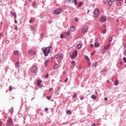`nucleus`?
Instances as JSON below:
<instances>
[{
    "instance_id": "obj_1",
    "label": "nucleus",
    "mask_w": 126,
    "mask_h": 126,
    "mask_svg": "<svg viewBox=\"0 0 126 126\" xmlns=\"http://www.w3.org/2000/svg\"><path fill=\"white\" fill-rule=\"evenodd\" d=\"M52 47L50 46L49 47H43L41 49L44 56L45 57H47V56H49V54H50V53H51V52H52V51H53V48H52Z\"/></svg>"
},
{
    "instance_id": "obj_2",
    "label": "nucleus",
    "mask_w": 126,
    "mask_h": 126,
    "mask_svg": "<svg viewBox=\"0 0 126 126\" xmlns=\"http://www.w3.org/2000/svg\"><path fill=\"white\" fill-rule=\"evenodd\" d=\"M78 54V51L77 50H75L73 51L72 54H71L70 55V57L72 60H74L76 57H77V54Z\"/></svg>"
},
{
    "instance_id": "obj_3",
    "label": "nucleus",
    "mask_w": 126,
    "mask_h": 126,
    "mask_svg": "<svg viewBox=\"0 0 126 126\" xmlns=\"http://www.w3.org/2000/svg\"><path fill=\"white\" fill-rule=\"evenodd\" d=\"M62 11H63V9L61 8H59L58 9L55 10L54 11V13L55 15H59V14H60L62 13Z\"/></svg>"
},
{
    "instance_id": "obj_4",
    "label": "nucleus",
    "mask_w": 126,
    "mask_h": 126,
    "mask_svg": "<svg viewBox=\"0 0 126 126\" xmlns=\"http://www.w3.org/2000/svg\"><path fill=\"white\" fill-rule=\"evenodd\" d=\"M6 126H13V122H12V119L10 118H8Z\"/></svg>"
},
{
    "instance_id": "obj_5",
    "label": "nucleus",
    "mask_w": 126,
    "mask_h": 126,
    "mask_svg": "<svg viewBox=\"0 0 126 126\" xmlns=\"http://www.w3.org/2000/svg\"><path fill=\"white\" fill-rule=\"evenodd\" d=\"M99 15V10L98 9H95L94 11V17L97 18Z\"/></svg>"
},
{
    "instance_id": "obj_6",
    "label": "nucleus",
    "mask_w": 126,
    "mask_h": 126,
    "mask_svg": "<svg viewBox=\"0 0 126 126\" xmlns=\"http://www.w3.org/2000/svg\"><path fill=\"white\" fill-rule=\"evenodd\" d=\"M88 32V27L87 26H84L82 29V33H86Z\"/></svg>"
},
{
    "instance_id": "obj_7",
    "label": "nucleus",
    "mask_w": 126,
    "mask_h": 126,
    "mask_svg": "<svg viewBox=\"0 0 126 126\" xmlns=\"http://www.w3.org/2000/svg\"><path fill=\"white\" fill-rule=\"evenodd\" d=\"M31 71L32 72H33L34 73H36L37 72V67H36L35 66H33L31 68Z\"/></svg>"
},
{
    "instance_id": "obj_8",
    "label": "nucleus",
    "mask_w": 126,
    "mask_h": 126,
    "mask_svg": "<svg viewBox=\"0 0 126 126\" xmlns=\"http://www.w3.org/2000/svg\"><path fill=\"white\" fill-rule=\"evenodd\" d=\"M41 83H42V80H37V85H38V86H39V87H43V85H41Z\"/></svg>"
},
{
    "instance_id": "obj_9",
    "label": "nucleus",
    "mask_w": 126,
    "mask_h": 126,
    "mask_svg": "<svg viewBox=\"0 0 126 126\" xmlns=\"http://www.w3.org/2000/svg\"><path fill=\"white\" fill-rule=\"evenodd\" d=\"M106 21V16H101L100 19V22H105Z\"/></svg>"
},
{
    "instance_id": "obj_10",
    "label": "nucleus",
    "mask_w": 126,
    "mask_h": 126,
    "mask_svg": "<svg viewBox=\"0 0 126 126\" xmlns=\"http://www.w3.org/2000/svg\"><path fill=\"white\" fill-rule=\"evenodd\" d=\"M110 47H111V44H109L107 45L106 46H104V50L105 51H106V50H108V49H109V48H110Z\"/></svg>"
},
{
    "instance_id": "obj_11",
    "label": "nucleus",
    "mask_w": 126,
    "mask_h": 126,
    "mask_svg": "<svg viewBox=\"0 0 126 126\" xmlns=\"http://www.w3.org/2000/svg\"><path fill=\"white\" fill-rule=\"evenodd\" d=\"M82 47V44H81V43H79V44L77 45V48L78 50H80V49H81Z\"/></svg>"
},
{
    "instance_id": "obj_12",
    "label": "nucleus",
    "mask_w": 126,
    "mask_h": 126,
    "mask_svg": "<svg viewBox=\"0 0 126 126\" xmlns=\"http://www.w3.org/2000/svg\"><path fill=\"white\" fill-rule=\"evenodd\" d=\"M14 54H15V55H17V56H19V55H20V53L17 50H15L14 51Z\"/></svg>"
},
{
    "instance_id": "obj_13",
    "label": "nucleus",
    "mask_w": 126,
    "mask_h": 126,
    "mask_svg": "<svg viewBox=\"0 0 126 126\" xmlns=\"http://www.w3.org/2000/svg\"><path fill=\"white\" fill-rule=\"evenodd\" d=\"M75 27H71L70 30L71 32H74V31L75 30Z\"/></svg>"
},
{
    "instance_id": "obj_14",
    "label": "nucleus",
    "mask_w": 126,
    "mask_h": 126,
    "mask_svg": "<svg viewBox=\"0 0 126 126\" xmlns=\"http://www.w3.org/2000/svg\"><path fill=\"white\" fill-rule=\"evenodd\" d=\"M65 35L67 36H70V31H65L64 32Z\"/></svg>"
},
{
    "instance_id": "obj_15",
    "label": "nucleus",
    "mask_w": 126,
    "mask_h": 126,
    "mask_svg": "<svg viewBox=\"0 0 126 126\" xmlns=\"http://www.w3.org/2000/svg\"><path fill=\"white\" fill-rule=\"evenodd\" d=\"M67 1H71V0H66ZM77 0H72V2H74V4H77Z\"/></svg>"
},
{
    "instance_id": "obj_16",
    "label": "nucleus",
    "mask_w": 126,
    "mask_h": 126,
    "mask_svg": "<svg viewBox=\"0 0 126 126\" xmlns=\"http://www.w3.org/2000/svg\"><path fill=\"white\" fill-rule=\"evenodd\" d=\"M28 52L29 54H32V55L35 54V52L33 50H30Z\"/></svg>"
},
{
    "instance_id": "obj_17",
    "label": "nucleus",
    "mask_w": 126,
    "mask_h": 126,
    "mask_svg": "<svg viewBox=\"0 0 126 126\" xmlns=\"http://www.w3.org/2000/svg\"><path fill=\"white\" fill-rule=\"evenodd\" d=\"M100 46V44L98 42H95L94 43V47L95 48H98Z\"/></svg>"
},
{
    "instance_id": "obj_18",
    "label": "nucleus",
    "mask_w": 126,
    "mask_h": 126,
    "mask_svg": "<svg viewBox=\"0 0 126 126\" xmlns=\"http://www.w3.org/2000/svg\"><path fill=\"white\" fill-rule=\"evenodd\" d=\"M113 2H114L112 1L111 0H109L108 1L109 5H110V6H112V5L113 4Z\"/></svg>"
},
{
    "instance_id": "obj_19",
    "label": "nucleus",
    "mask_w": 126,
    "mask_h": 126,
    "mask_svg": "<svg viewBox=\"0 0 126 126\" xmlns=\"http://www.w3.org/2000/svg\"><path fill=\"white\" fill-rule=\"evenodd\" d=\"M58 67H59V65H58V64L56 63L54 66V69H57V68H58Z\"/></svg>"
},
{
    "instance_id": "obj_20",
    "label": "nucleus",
    "mask_w": 126,
    "mask_h": 126,
    "mask_svg": "<svg viewBox=\"0 0 126 126\" xmlns=\"http://www.w3.org/2000/svg\"><path fill=\"white\" fill-rule=\"evenodd\" d=\"M59 58L60 60H63V54H60L59 55Z\"/></svg>"
},
{
    "instance_id": "obj_21",
    "label": "nucleus",
    "mask_w": 126,
    "mask_h": 126,
    "mask_svg": "<svg viewBox=\"0 0 126 126\" xmlns=\"http://www.w3.org/2000/svg\"><path fill=\"white\" fill-rule=\"evenodd\" d=\"M19 62H17L16 64H15V66L16 67V68H19Z\"/></svg>"
},
{
    "instance_id": "obj_22",
    "label": "nucleus",
    "mask_w": 126,
    "mask_h": 126,
    "mask_svg": "<svg viewBox=\"0 0 126 126\" xmlns=\"http://www.w3.org/2000/svg\"><path fill=\"white\" fill-rule=\"evenodd\" d=\"M48 63H49V61L48 60L45 61L44 63L45 66H47L48 65Z\"/></svg>"
},
{
    "instance_id": "obj_23",
    "label": "nucleus",
    "mask_w": 126,
    "mask_h": 126,
    "mask_svg": "<svg viewBox=\"0 0 126 126\" xmlns=\"http://www.w3.org/2000/svg\"><path fill=\"white\" fill-rule=\"evenodd\" d=\"M66 113L67 115H71V111L70 110H67Z\"/></svg>"
},
{
    "instance_id": "obj_24",
    "label": "nucleus",
    "mask_w": 126,
    "mask_h": 126,
    "mask_svg": "<svg viewBox=\"0 0 126 126\" xmlns=\"http://www.w3.org/2000/svg\"><path fill=\"white\" fill-rule=\"evenodd\" d=\"M91 98L92 99H94V100H96V96H95V95L93 94L91 96Z\"/></svg>"
},
{
    "instance_id": "obj_25",
    "label": "nucleus",
    "mask_w": 126,
    "mask_h": 126,
    "mask_svg": "<svg viewBox=\"0 0 126 126\" xmlns=\"http://www.w3.org/2000/svg\"><path fill=\"white\" fill-rule=\"evenodd\" d=\"M112 40H113V37H109V39H108L109 43H111V42H112Z\"/></svg>"
},
{
    "instance_id": "obj_26",
    "label": "nucleus",
    "mask_w": 126,
    "mask_h": 126,
    "mask_svg": "<svg viewBox=\"0 0 126 126\" xmlns=\"http://www.w3.org/2000/svg\"><path fill=\"white\" fill-rule=\"evenodd\" d=\"M82 4H83V3L82 2H80L79 5H78V8H79V7H80V6H82Z\"/></svg>"
},
{
    "instance_id": "obj_27",
    "label": "nucleus",
    "mask_w": 126,
    "mask_h": 126,
    "mask_svg": "<svg viewBox=\"0 0 126 126\" xmlns=\"http://www.w3.org/2000/svg\"><path fill=\"white\" fill-rule=\"evenodd\" d=\"M85 58L87 60V61H88V62H89L90 61V59H89V57H88V56H86Z\"/></svg>"
},
{
    "instance_id": "obj_28",
    "label": "nucleus",
    "mask_w": 126,
    "mask_h": 126,
    "mask_svg": "<svg viewBox=\"0 0 126 126\" xmlns=\"http://www.w3.org/2000/svg\"><path fill=\"white\" fill-rule=\"evenodd\" d=\"M9 112H10V114H12V113H13V108H11L9 110Z\"/></svg>"
},
{
    "instance_id": "obj_29",
    "label": "nucleus",
    "mask_w": 126,
    "mask_h": 126,
    "mask_svg": "<svg viewBox=\"0 0 126 126\" xmlns=\"http://www.w3.org/2000/svg\"><path fill=\"white\" fill-rule=\"evenodd\" d=\"M96 66H97V62H95L94 64H93V67H96Z\"/></svg>"
},
{
    "instance_id": "obj_30",
    "label": "nucleus",
    "mask_w": 126,
    "mask_h": 126,
    "mask_svg": "<svg viewBox=\"0 0 126 126\" xmlns=\"http://www.w3.org/2000/svg\"><path fill=\"white\" fill-rule=\"evenodd\" d=\"M76 96H77V94L74 93V94L73 95V97L76 98Z\"/></svg>"
},
{
    "instance_id": "obj_31",
    "label": "nucleus",
    "mask_w": 126,
    "mask_h": 126,
    "mask_svg": "<svg viewBox=\"0 0 126 126\" xmlns=\"http://www.w3.org/2000/svg\"><path fill=\"white\" fill-rule=\"evenodd\" d=\"M77 68L78 69H79L80 70V69H81V66L80 65V64H79L77 66Z\"/></svg>"
},
{
    "instance_id": "obj_32",
    "label": "nucleus",
    "mask_w": 126,
    "mask_h": 126,
    "mask_svg": "<svg viewBox=\"0 0 126 126\" xmlns=\"http://www.w3.org/2000/svg\"><path fill=\"white\" fill-rule=\"evenodd\" d=\"M114 84L115 85L117 86L118 85V84H119V83L118 82V80H116L115 82H114Z\"/></svg>"
},
{
    "instance_id": "obj_33",
    "label": "nucleus",
    "mask_w": 126,
    "mask_h": 126,
    "mask_svg": "<svg viewBox=\"0 0 126 126\" xmlns=\"http://www.w3.org/2000/svg\"><path fill=\"white\" fill-rule=\"evenodd\" d=\"M71 63L73 65H75V63H76L75 61H72Z\"/></svg>"
},
{
    "instance_id": "obj_34",
    "label": "nucleus",
    "mask_w": 126,
    "mask_h": 126,
    "mask_svg": "<svg viewBox=\"0 0 126 126\" xmlns=\"http://www.w3.org/2000/svg\"><path fill=\"white\" fill-rule=\"evenodd\" d=\"M9 91H12V86H10L9 87Z\"/></svg>"
},
{
    "instance_id": "obj_35",
    "label": "nucleus",
    "mask_w": 126,
    "mask_h": 126,
    "mask_svg": "<svg viewBox=\"0 0 126 126\" xmlns=\"http://www.w3.org/2000/svg\"><path fill=\"white\" fill-rule=\"evenodd\" d=\"M31 29H32V30H33V31H35V30H36V28H35L33 27H31Z\"/></svg>"
},
{
    "instance_id": "obj_36",
    "label": "nucleus",
    "mask_w": 126,
    "mask_h": 126,
    "mask_svg": "<svg viewBox=\"0 0 126 126\" xmlns=\"http://www.w3.org/2000/svg\"><path fill=\"white\" fill-rule=\"evenodd\" d=\"M33 20L32 18H31V20L29 21L30 23H32V22H33Z\"/></svg>"
},
{
    "instance_id": "obj_37",
    "label": "nucleus",
    "mask_w": 126,
    "mask_h": 126,
    "mask_svg": "<svg viewBox=\"0 0 126 126\" xmlns=\"http://www.w3.org/2000/svg\"><path fill=\"white\" fill-rule=\"evenodd\" d=\"M51 98L52 96H47V99H48V100H51Z\"/></svg>"
},
{
    "instance_id": "obj_38",
    "label": "nucleus",
    "mask_w": 126,
    "mask_h": 126,
    "mask_svg": "<svg viewBox=\"0 0 126 126\" xmlns=\"http://www.w3.org/2000/svg\"><path fill=\"white\" fill-rule=\"evenodd\" d=\"M108 0H103V3H106V2H107Z\"/></svg>"
},
{
    "instance_id": "obj_39",
    "label": "nucleus",
    "mask_w": 126,
    "mask_h": 126,
    "mask_svg": "<svg viewBox=\"0 0 126 126\" xmlns=\"http://www.w3.org/2000/svg\"><path fill=\"white\" fill-rule=\"evenodd\" d=\"M117 5H118L119 6H121V5H122V2H119L118 4H117Z\"/></svg>"
},
{
    "instance_id": "obj_40",
    "label": "nucleus",
    "mask_w": 126,
    "mask_h": 126,
    "mask_svg": "<svg viewBox=\"0 0 126 126\" xmlns=\"http://www.w3.org/2000/svg\"><path fill=\"white\" fill-rule=\"evenodd\" d=\"M55 58L56 59H59V58H60V56H59V55H56L55 57Z\"/></svg>"
},
{
    "instance_id": "obj_41",
    "label": "nucleus",
    "mask_w": 126,
    "mask_h": 126,
    "mask_svg": "<svg viewBox=\"0 0 126 126\" xmlns=\"http://www.w3.org/2000/svg\"><path fill=\"white\" fill-rule=\"evenodd\" d=\"M123 61H124V63H126V58H125V57H124V58H123Z\"/></svg>"
},
{
    "instance_id": "obj_42",
    "label": "nucleus",
    "mask_w": 126,
    "mask_h": 126,
    "mask_svg": "<svg viewBox=\"0 0 126 126\" xmlns=\"http://www.w3.org/2000/svg\"><path fill=\"white\" fill-rule=\"evenodd\" d=\"M15 30H16V31H17V30H18V28H17V26H15Z\"/></svg>"
},
{
    "instance_id": "obj_43",
    "label": "nucleus",
    "mask_w": 126,
    "mask_h": 126,
    "mask_svg": "<svg viewBox=\"0 0 126 126\" xmlns=\"http://www.w3.org/2000/svg\"><path fill=\"white\" fill-rule=\"evenodd\" d=\"M75 20L76 22H78V18H75Z\"/></svg>"
},
{
    "instance_id": "obj_44",
    "label": "nucleus",
    "mask_w": 126,
    "mask_h": 126,
    "mask_svg": "<svg viewBox=\"0 0 126 126\" xmlns=\"http://www.w3.org/2000/svg\"><path fill=\"white\" fill-rule=\"evenodd\" d=\"M106 32H107V30H105L103 32V34H106Z\"/></svg>"
},
{
    "instance_id": "obj_45",
    "label": "nucleus",
    "mask_w": 126,
    "mask_h": 126,
    "mask_svg": "<svg viewBox=\"0 0 126 126\" xmlns=\"http://www.w3.org/2000/svg\"><path fill=\"white\" fill-rule=\"evenodd\" d=\"M32 6H35V5H36V3L35 2L32 3Z\"/></svg>"
},
{
    "instance_id": "obj_46",
    "label": "nucleus",
    "mask_w": 126,
    "mask_h": 126,
    "mask_svg": "<svg viewBox=\"0 0 126 126\" xmlns=\"http://www.w3.org/2000/svg\"><path fill=\"white\" fill-rule=\"evenodd\" d=\"M60 36H61V38L62 39H63V34H61V35H60Z\"/></svg>"
},
{
    "instance_id": "obj_47",
    "label": "nucleus",
    "mask_w": 126,
    "mask_h": 126,
    "mask_svg": "<svg viewBox=\"0 0 126 126\" xmlns=\"http://www.w3.org/2000/svg\"><path fill=\"white\" fill-rule=\"evenodd\" d=\"M44 111H45V112H48V108H45L44 109Z\"/></svg>"
},
{
    "instance_id": "obj_48",
    "label": "nucleus",
    "mask_w": 126,
    "mask_h": 126,
    "mask_svg": "<svg viewBox=\"0 0 126 126\" xmlns=\"http://www.w3.org/2000/svg\"><path fill=\"white\" fill-rule=\"evenodd\" d=\"M124 56H126V50H125L124 52Z\"/></svg>"
},
{
    "instance_id": "obj_49",
    "label": "nucleus",
    "mask_w": 126,
    "mask_h": 126,
    "mask_svg": "<svg viewBox=\"0 0 126 126\" xmlns=\"http://www.w3.org/2000/svg\"><path fill=\"white\" fill-rule=\"evenodd\" d=\"M2 126V121H0V126Z\"/></svg>"
},
{
    "instance_id": "obj_50",
    "label": "nucleus",
    "mask_w": 126,
    "mask_h": 126,
    "mask_svg": "<svg viewBox=\"0 0 126 126\" xmlns=\"http://www.w3.org/2000/svg\"><path fill=\"white\" fill-rule=\"evenodd\" d=\"M90 47H91V48H93V47H94V45L93 44H90Z\"/></svg>"
},
{
    "instance_id": "obj_51",
    "label": "nucleus",
    "mask_w": 126,
    "mask_h": 126,
    "mask_svg": "<svg viewBox=\"0 0 126 126\" xmlns=\"http://www.w3.org/2000/svg\"><path fill=\"white\" fill-rule=\"evenodd\" d=\"M53 88H51L49 89V91H53Z\"/></svg>"
},
{
    "instance_id": "obj_52",
    "label": "nucleus",
    "mask_w": 126,
    "mask_h": 126,
    "mask_svg": "<svg viewBox=\"0 0 126 126\" xmlns=\"http://www.w3.org/2000/svg\"><path fill=\"white\" fill-rule=\"evenodd\" d=\"M68 80V78H66V79L65 80L64 82H67Z\"/></svg>"
},
{
    "instance_id": "obj_53",
    "label": "nucleus",
    "mask_w": 126,
    "mask_h": 126,
    "mask_svg": "<svg viewBox=\"0 0 126 126\" xmlns=\"http://www.w3.org/2000/svg\"><path fill=\"white\" fill-rule=\"evenodd\" d=\"M92 126H96V124H95V123H93V124L92 125Z\"/></svg>"
},
{
    "instance_id": "obj_54",
    "label": "nucleus",
    "mask_w": 126,
    "mask_h": 126,
    "mask_svg": "<svg viewBox=\"0 0 126 126\" xmlns=\"http://www.w3.org/2000/svg\"><path fill=\"white\" fill-rule=\"evenodd\" d=\"M49 77V74H47L46 76H45V78H47Z\"/></svg>"
},
{
    "instance_id": "obj_55",
    "label": "nucleus",
    "mask_w": 126,
    "mask_h": 126,
    "mask_svg": "<svg viewBox=\"0 0 126 126\" xmlns=\"http://www.w3.org/2000/svg\"><path fill=\"white\" fill-rule=\"evenodd\" d=\"M95 42H98V38H95Z\"/></svg>"
},
{
    "instance_id": "obj_56",
    "label": "nucleus",
    "mask_w": 126,
    "mask_h": 126,
    "mask_svg": "<svg viewBox=\"0 0 126 126\" xmlns=\"http://www.w3.org/2000/svg\"><path fill=\"white\" fill-rule=\"evenodd\" d=\"M95 53V52H93L91 53V55L92 56H94V54Z\"/></svg>"
},
{
    "instance_id": "obj_57",
    "label": "nucleus",
    "mask_w": 126,
    "mask_h": 126,
    "mask_svg": "<svg viewBox=\"0 0 126 126\" xmlns=\"http://www.w3.org/2000/svg\"><path fill=\"white\" fill-rule=\"evenodd\" d=\"M107 100H108V98L107 97H105L104 98V100L107 101Z\"/></svg>"
},
{
    "instance_id": "obj_58",
    "label": "nucleus",
    "mask_w": 126,
    "mask_h": 126,
    "mask_svg": "<svg viewBox=\"0 0 126 126\" xmlns=\"http://www.w3.org/2000/svg\"><path fill=\"white\" fill-rule=\"evenodd\" d=\"M91 66V63L90 62H89V66Z\"/></svg>"
},
{
    "instance_id": "obj_59",
    "label": "nucleus",
    "mask_w": 126,
    "mask_h": 126,
    "mask_svg": "<svg viewBox=\"0 0 126 126\" xmlns=\"http://www.w3.org/2000/svg\"><path fill=\"white\" fill-rule=\"evenodd\" d=\"M83 99H84V97H81L80 98V100H83Z\"/></svg>"
},
{
    "instance_id": "obj_60",
    "label": "nucleus",
    "mask_w": 126,
    "mask_h": 126,
    "mask_svg": "<svg viewBox=\"0 0 126 126\" xmlns=\"http://www.w3.org/2000/svg\"><path fill=\"white\" fill-rule=\"evenodd\" d=\"M15 15H16V14L15 13H13V16H15Z\"/></svg>"
},
{
    "instance_id": "obj_61",
    "label": "nucleus",
    "mask_w": 126,
    "mask_h": 126,
    "mask_svg": "<svg viewBox=\"0 0 126 126\" xmlns=\"http://www.w3.org/2000/svg\"><path fill=\"white\" fill-rule=\"evenodd\" d=\"M14 22H15V23H17V21L16 19H15Z\"/></svg>"
},
{
    "instance_id": "obj_62",
    "label": "nucleus",
    "mask_w": 126,
    "mask_h": 126,
    "mask_svg": "<svg viewBox=\"0 0 126 126\" xmlns=\"http://www.w3.org/2000/svg\"><path fill=\"white\" fill-rule=\"evenodd\" d=\"M71 68H74V66H71Z\"/></svg>"
},
{
    "instance_id": "obj_63",
    "label": "nucleus",
    "mask_w": 126,
    "mask_h": 126,
    "mask_svg": "<svg viewBox=\"0 0 126 126\" xmlns=\"http://www.w3.org/2000/svg\"><path fill=\"white\" fill-rule=\"evenodd\" d=\"M10 14H13V12L11 11V12H10Z\"/></svg>"
},
{
    "instance_id": "obj_64",
    "label": "nucleus",
    "mask_w": 126,
    "mask_h": 126,
    "mask_svg": "<svg viewBox=\"0 0 126 126\" xmlns=\"http://www.w3.org/2000/svg\"><path fill=\"white\" fill-rule=\"evenodd\" d=\"M14 17H15V19H16V17H17L16 15H15Z\"/></svg>"
}]
</instances>
